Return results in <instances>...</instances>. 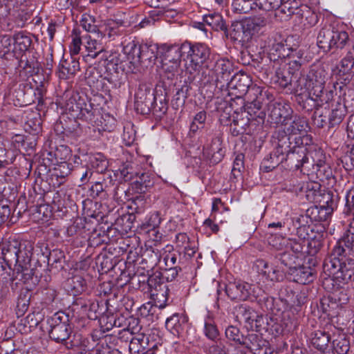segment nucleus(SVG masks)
<instances>
[{
  "mask_svg": "<svg viewBox=\"0 0 354 354\" xmlns=\"http://www.w3.org/2000/svg\"><path fill=\"white\" fill-rule=\"evenodd\" d=\"M245 86L247 90L245 92V112H247L248 127H259L263 122L265 113L261 110V103L258 100L262 90L260 86L254 84L250 76L245 78Z\"/></svg>",
  "mask_w": 354,
  "mask_h": 354,
  "instance_id": "1",
  "label": "nucleus"
},
{
  "mask_svg": "<svg viewBox=\"0 0 354 354\" xmlns=\"http://www.w3.org/2000/svg\"><path fill=\"white\" fill-rule=\"evenodd\" d=\"M350 41L348 32L340 26H325L319 30L317 37L318 47L325 52L342 50Z\"/></svg>",
  "mask_w": 354,
  "mask_h": 354,
  "instance_id": "2",
  "label": "nucleus"
},
{
  "mask_svg": "<svg viewBox=\"0 0 354 354\" xmlns=\"http://www.w3.org/2000/svg\"><path fill=\"white\" fill-rule=\"evenodd\" d=\"M72 42L70 46V52L72 55H77L81 49L82 39L84 40V45L87 54L83 57L86 62H90L95 59L100 54L104 51V45L96 36V38L86 34L81 36V31L78 28H74L72 31Z\"/></svg>",
  "mask_w": 354,
  "mask_h": 354,
  "instance_id": "3",
  "label": "nucleus"
},
{
  "mask_svg": "<svg viewBox=\"0 0 354 354\" xmlns=\"http://www.w3.org/2000/svg\"><path fill=\"white\" fill-rule=\"evenodd\" d=\"M33 245L30 242H21L17 257L13 262V272L15 278L23 283H26L33 275L32 269H30V261L32 256Z\"/></svg>",
  "mask_w": 354,
  "mask_h": 354,
  "instance_id": "4",
  "label": "nucleus"
},
{
  "mask_svg": "<svg viewBox=\"0 0 354 354\" xmlns=\"http://www.w3.org/2000/svg\"><path fill=\"white\" fill-rule=\"evenodd\" d=\"M304 221L305 216L304 215H300L299 216L292 219V223L297 228V236H298L299 240H297L295 238H282L279 245L277 243H272V245L273 247L276 248L277 250H281L284 247L287 250H290L294 253H299L302 252L305 240L309 237V226L301 223ZM270 243L271 244V241H270Z\"/></svg>",
  "mask_w": 354,
  "mask_h": 354,
  "instance_id": "5",
  "label": "nucleus"
},
{
  "mask_svg": "<svg viewBox=\"0 0 354 354\" xmlns=\"http://www.w3.org/2000/svg\"><path fill=\"white\" fill-rule=\"evenodd\" d=\"M306 77L312 86V93L315 100L321 103L327 102L328 99L324 96V92L328 73L324 66L321 64H313Z\"/></svg>",
  "mask_w": 354,
  "mask_h": 354,
  "instance_id": "6",
  "label": "nucleus"
},
{
  "mask_svg": "<svg viewBox=\"0 0 354 354\" xmlns=\"http://www.w3.org/2000/svg\"><path fill=\"white\" fill-rule=\"evenodd\" d=\"M342 255H334L333 249L331 251L330 255L325 259L323 263V286L325 288H330V285H333L334 282H339V286H341V265Z\"/></svg>",
  "mask_w": 354,
  "mask_h": 354,
  "instance_id": "7",
  "label": "nucleus"
},
{
  "mask_svg": "<svg viewBox=\"0 0 354 354\" xmlns=\"http://www.w3.org/2000/svg\"><path fill=\"white\" fill-rule=\"evenodd\" d=\"M182 48L186 50L187 57L189 60L188 68L191 67L194 71L201 68L210 55L209 48L203 44L191 45L189 43H184Z\"/></svg>",
  "mask_w": 354,
  "mask_h": 354,
  "instance_id": "8",
  "label": "nucleus"
},
{
  "mask_svg": "<svg viewBox=\"0 0 354 354\" xmlns=\"http://www.w3.org/2000/svg\"><path fill=\"white\" fill-rule=\"evenodd\" d=\"M67 321L66 317L61 316L59 313L47 319L49 336L56 342H63L69 337L71 330Z\"/></svg>",
  "mask_w": 354,
  "mask_h": 354,
  "instance_id": "9",
  "label": "nucleus"
},
{
  "mask_svg": "<svg viewBox=\"0 0 354 354\" xmlns=\"http://www.w3.org/2000/svg\"><path fill=\"white\" fill-rule=\"evenodd\" d=\"M268 50L270 60L275 62L290 56L295 50L288 47L286 40L281 35H276L269 39Z\"/></svg>",
  "mask_w": 354,
  "mask_h": 354,
  "instance_id": "10",
  "label": "nucleus"
},
{
  "mask_svg": "<svg viewBox=\"0 0 354 354\" xmlns=\"http://www.w3.org/2000/svg\"><path fill=\"white\" fill-rule=\"evenodd\" d=\"M57 104L62 109L74 118V116H77L80 106L84 104V99L78 93L67 91L58 100Z\"/></svg>",
  "mask_w": 354,
  "mask_h": 354,
  "instance_id": "11",
  "label": "nucleus"
},
{
  "mask_svg": "<svg viewBox=\"0 0 354 354\" xmlns=\"http://www.w3.org/2000/svg\"><path fill=\"white\" fill-rule=\"evenodd\" d=\"M295 145L292 147V149L285 155V160L288 162V165L291 168L299 169L308 163V158L306 154V149L299 146L302 144L301 138H295Z\"/></svg>",
  "mask_w": 354,
  "mask_h": 354,
  "instance_id": "12",
  "label": "nucleus"
},
{
  "mask_svg": "<svg viewBox=\"0 0 354 354\" xmlns=\"http://www.w3.org/2000/svg\"><path fill=\"white\" fill-rule=\"evenodd\" d=\"M113 325L116 327H124L120 333L121 339H125V337L129 336V335L131 336L144 334L140 333L142 326L140 324L139 319L133 316L124 317V316L120 315L115 318Z\"/></svg>",
  "mask_w": 354,
  "mask_h": 354,
  "instance_id": "13",
  "label": "nucleus"
},
{
  "mask_svg": "<svg viewBox=\"0 0 354 354\" xmlns=\"http://www.w3.org/2000/svg\"><path fill=\"white\" fill-rule=\"evenodd\" d=\"M270 110V117L276 124H281L283 126L288 124V121L292 119L293 113L289 104L281 102H276Z\"/></svg>",
  "mask_w": 354,
  "mask_h": 354,
  "instance_id": "14",
  "label": "nucleus"
},
{
  "mask_svg": "<svg viewBox=\"0 0 354 354\" xmlns=\"http://www.w3.org/2000/svg\"><path fill=\"white\" fill-rule=\"evenodd\" d=\"M157 98L151 93V90L145 84H140L135 94V106L137 110L140 109L142 112L149 110L153 103L156 104Z\"/></svg>",
  "mask_w": 354,
  "mask_h": 354,
  "instance_id": "15",
  "label": "nucleus"
},
{
  "mask_svg": "<svg viewBox=\"0 0 354 354\" xmlns=\"http://www.w3.org/2000/svg\"><path fill=\"white\" fill-rule=\"evenodd\" d=\"M334 255L351 256L354 253V229L347 230L333 247Z\"/></svg>",
  "mask_w": 354,
  "mask_h": 354,
  "instance_id": "16",
  "label": "nucleus"
},
{
  "mask_svg": "<svg viewBox=\"0 0 354 354\" xmlns=\"http://www.w3.org/2000/svg\"><path fill=\"white\" fill-rule=\"evenodd\" d=\"M289 277L290 280L300 283L307 284L313 281L315 279V272L310 267L299 266L291 268L290 270H286Z\"/></svg>",
  "mask_w": 354,
  "mask_h": 354,
  "instance_id": "17",
  "label": "nucleus"
},
{
  "mask_svg": "<svg viewBox=\"0 0 354 354\" xmlns=\"http://www.w3.org/2000/svg\"><path fill=\"white\" fill-rule=\"evenodd\" d=\"M20 244L21 242L15 239L4 241L0 244V259H2L10 268L15 261V259Z\"/></svg>",
  "mask_w": 354,
  "mask_h": 354,
  "instance_id": "18",
  "label": "nucleus"
},
{
  "mask_svg": "<svg viewBox=\"0 0 354 354\" xmlns=\"http://www.w3.org/2000/svg\"><path fill=\"white\" fill-rule=\"evenodd\" d=\"M292 138L286 133L285 129H278L272 136V143L275 145L274 151L281 154L286 155L291 149Z\"/></svg>",
  "mask_w": 354,
  "mask_h": 354,
  "instance_id": "19",
  "label": "nucleus"
},
{
  "mask_svg": "<svg viewBox=\"0 0 354 354\" xmlns=\"http://www.w3.org/2000/svg\"><path fill=\"white\" fill-rule=\"evenodd\" d=\"M292 90L297 96V100L299 103L300 100H303L304 98H305L306 101L311 100L319 102V100H315V97L313 95L312 86L310 85V82L306 76L299 77L295 82Z\"/></svg>",
  "mask_w": 354,
  "mask_h": 354,
  "instance_id": "20",
  "label": "nucleus"
},
{
  "mask_svg": "<svg viewBox=\"0 0 354 354\" xmlns=\"http://www.w3.org/2000/svg\"><path fill=\"white\" fill-rule=\"evenodd\" d=\"M266 25V19L261 15L245 17V39L247 41L257 35Z\"/></svg>",
  "mask_w": 354,
  "mask_h": 354,
  "instance_id": "21",
  "label": "nucleus"
},
{
  "mask_svg": "<svg viewBox=\"0 0 354 354\" xmlns=\"http://www.w3.org/2000/svg\"><path fill=\"white\" fill-rule=\"evenodd\" d=\"M188 319L183 315L175 313L167 319L165 326L174 335L180 337L184 333Z\"/></svg>",
  "mask_w": 354,
  "mask_h": 354,
  "instance_id": "22",
  "label": "nucleus"
},
{
  "mask_svg": "<svg viewBox=\"0 0 354 354\" xmlns=\"http://www.w3.org/2000/svg\"><path fill=\"white\" fill-rule=\"evenodd\" d=\"M71 164L66 162H62L51 171L49 184L54 187H59L64 183L65 178L71 174Z\"/></svg>",
  "mask_w": 354,
  "mask_h": 354,
  "instance_id": "23",
  "label": "nucleus"
},
{
  "mask_svg": "<svg viewBox=\"0 0 354 354\" xmlns=\"http://www.w3.org/2000/svg\"><path fill=\"white\" fill-rule=\"evenodd\" d=\"M13 47L12 50L17 57L22 56L32 44L30 36L24 32H19L13 35Z\"/></svg>",
  "mask_w": 354,
  "mask_h": 354,
  "instance_id": "24",
  "label": "nucleus"
},
{
  "mask_svg": "<svg viewBox=\"0 0 354 354\" xmlns=\"http://www.w3.org/2000/svg\"><path fill=\"white\" fill-rule=\"evenodd\" d=\"M308 128V123L304 117L295 115L291 122H288L282 129H285L286 133L292 138L297 134L306 133Z\"/></svg>",
  "mask_w": 354,
  "mask_h": 354,
  "instance_id": "25",
  "label": "nucleus"
},
{
  "mask_svg": "<svg viewBox=\"0 0 354 354\" xmlns=\"http://www.w3.org/2000/svg\"><path fill=\"white\" fill-rule=\"evenodd\" d=\"M122 26H124V22L122 20H107L104 26H101V30L98 31L97 37L102 39L107 37L110 40H113L120 35V27Z\"/></svg>",
  "mask_w": 354,
  "mask_h": 354,
  "instance_id": "26",
  "label": "nucleus"
},
{
  "mask_svg": "<svg viewBox=\"0 0 354 354\" xmlns=\"http://www.w3.org/2000/svg\"><path fill=\"white\" fill-rule=\"evenodd\" d=\"M71 60L61 62L59 65V77L62 79H68L75 75L80 69L79 61L73 57Z\"/></svg>",
  "mask_w": 354,
  "mask_h": 354,
  "instance_id": "27",
  "label": "nucleus"
},
{
  "mask_svg": "<svg viewBox=\"0 0 354 354\" xmlns=\"http://www.w3.org/2000/svg\"><path fill=\"white\" fill-rule=\"evenodd\" d=\"M124 341H129V349L131 354H140L145 346H149V337L145 334L127 336Z\"/></svg>",
  "mask_w": 354,
  "mask_h": 354,
  "instance_id": "28",
  "label": "nucleus"
},
{
  "mask_svg": "<svg viewBox=\"0 0 354 354\" xmlns=\"http://www.w3.org/2000/svg\"><path fill=\"white\" fill-rule=\"evenodd\" d=\"M19 60V67L21 68L20 73H24L26 76H32L39 72V62L34 56H30L28 58L25 56H21Z\"/></svg>",
  "mask_w": 354,
  "mask_h": 354,
  "instance_id": "29",
  "label": "nucleus"
},
{
  "mask_svg": "<svg viewBox=\"0 0 354 354\" xmlns=\"http://www.w3.org/2000/svg\"><path fill=\"white\" fill-rule=\"evenodd\" d=\"M333 212V208L328 206L322 205L319 207L313 206L306 210L305 219L309 217L312 221H323L327 219V217Z\"/></svg>",
  "mask_w": 354,
  "mask_h": 354,
  "instance_id": "30",
  "label": "nucleus"
},
{
  "mask_svg": "<svg viewBox=\"0 0 354 354\" xmlns=\"http://www.w3.org/2000/svg\"><path fill=\"white\" fill-rule=\"evenodd\" d=\"M279 295L281 301L290 306H300L301 304L298 295H297L293 288L289 286L281 287L279 290Z\"/></svg>",
  "mask_w": 354,
  "mask_h": 354,
  "instance_id": "31",
  "label": "nucleus"
},
{
  "mask_svg": "<svg viewBox=\"0 0 354 354\" xmlns=\"http://www.w3.org/2000/svg\"><path fill=\"white\" fill-rule=\"evenodd\" d=\"M339 283L334 282L331 288L333 290L331 299H334L338 306L346 304L350 298L349 290L344 287L346 284L341 283V286H339Z\"/></svg>",
  "mask_w": 354,
  "mask_h": 354,
  "instance_id": "32",
  "label": "nucleus"
},
{
  "mask_svg": "<svg viewBox=\"0 0 354 354\" xmlns=\"http://www.w3.org/2000/svg\"><path fill=\"white\" fill-rule=\"evenodd\" d=\"M293 72L286 69V66H280L275 71L274 77V82L277 83L281 88H287L292 85Z\"/></svg>",
  "mask_w": 354,
  "mask_h": 354,
  "instance_id": "33",
  "label": "nucleus"
},
{
  "mask_svg": "<svg viewBox=\"0 0 354 354\" xmlns=\"http://www.w3.org/2000/svg\"><path fill=\"white\" fill-rule=\"evenodd\" d=\"M342 277L341 283L343 284H347L348 281H351L352 277L354 275V259L350 257V256L342 257Z\"/></svg>",
  "mask_w": 354,
  "mask_h": 354,
  "instance_id": "34",
  "label": "nucleus"
},
{
  "mask_svg": "<svg viewBox=\"0 0 354 354\" xmlns=\"http://www.w3.org/2000/svg\"><path fill=\"white\" fill-rule=\"evenodd\" d=\"M285 160V155L272 151L268 158H265L261 164V169L265 172L271 171Z\"/></svg>",
  "mask_w": 354,
  "mask_h": 354,
  "instance_id": "35",
  "label": "nucleus"
},
{
  "mask_svg": "<svg viewBox=\"0 0 354 354\" xmlns=\"http://www.w3.org/2000/svg\"><path fill=\"white\" fill-rule=\"evenodd\" d=\"M330 339V337L328 333L322 330H317L312 334L311 344L319 351H323L327 349Z\"/></svg>",
  "mask_w": 354,
  "mask_h": 354,
  "instance_id": "36",
  "label": "nucleus"
},
{
  "mask_svg": "<svg viewBox=\"0 0 354 354\" xmlns=\"http://www.w3.org/2000/svg\"><path fill=\"white\" fill-rule=\"evenodd\" d=\"M158 46L155 44H140V63L148 61L153 62L157 59Z\"/></svg>",
  "mask_w": 354,
  "mask_h": 354,
  "instance_id": "37",
  "label": "nucleus"
},
{
  "mask_svg": "<svg viewBox=\"0 0 354 354\" xmlns=\"http://www.w3.org/2000/svg\"><path fill=\"white\" fill-rule=\"evenodd\" d=\"M203 333L207 338L213 342H216L219 335V332L213 317L209 313L204 319Z\"/></svg>",
  "mask_w": 354,
  "mask_h": 354,
  "instance_id": "38",
  "label": "nucleus"
},
{
  "mask_svg": "<svg viewBox=\"0 0 354 354\" xmlns=\"http://www.w3.org/2000/svg\"><path fill=\"white\" fill-rule=\"evenodd\" d=\"M203 21L206 24L216 31L223 30L227 32V28L223 17L218 13L205 15L203 17Z\"/></svg>",
  "mask_w": 354,
  "mask_h": 354,
  "instance_id": "39",
  "label": "nucleus"
},
{
  "mask_svg": "<svg viewBox=\"0 0 354 354\" xmlns=\"http://www.w3.org/2000/svg\"><path fill=\"white\" fill-rule=\"evenodd\" d=\"M289 62L286 64V69L293 72V75L299 71L301 66L305 64L306 59L304 57V53L301 50H295L290 56H288Z\"/></svg>",
  "mask_w": 354,
  "mask_h": 354,
  "instance_id": "40",
  "label": "nucleus"
},
{
  "mask_svg": "<svg viewBox=\"0 0 354 354\" xmlns=\"http://www.w3.org/2000/svg\"><path fill=\"white\" fill-rule=\"evenodd\" d=\"M88 164L97 173H103L108 168V161L101 153L91 154L88 157Z\"/></svg>",
  "mask_w": 354,
  "mask_h": 354,
  "instance_id": "41",
  "label": "nucleus"
},
{
  "mask_svg": "<svg viewBox=\"0 0 354 354\" xmlns=\"http://www.w3.org/2000/svg\"><path fill=\"white\" fill-rule=\"evenodd\" d=\"M186 53V50L182 48V45H174L167 48L165 53L163 66L168 65L167 62H179L183 54Z\"/></svg>",
  "mask_w": 354,
  "mask_h": 354,
  "instance_id": "42",
  "label": "nucleus"
},
{
  "mask_svg": "<svg viewBox=\"0 0 354 354\" xmlns=\"http://www.w3.org/2000/svg\"><path fill=\"white\" fill-rule=\"evenodd\" d=\"M226 36H230L233 41L243 42V19L234 20L227 32H225ZM243 45V43H242Z\"/></svg>",
  "mask_w": 354,
  "mask_h": 354,
  "instance_id": "43",
  "label": "nucleus"
},
{
  "mask_svg": "<svg viewBox=\"0 0 354 354\" xmlns=\"http://www.w3.org/2000/svg\"><path fill=\"white\" fill-rule=\"evenodd\" d=\"M215 73L217 75V82L220 81L219 77L221 79V81L223 80L224 82H228L231 73L230 62L223 59H218L216 62Z\"/></svg>",
  "mask_w": 354,
  "mask_h": 354,
  "instance_id": "44",
  "label": "nucleus"
},
{
  "mask_svg": "<svg viewBox=\"0 0 354 354\" xmlns=\"http://www.w3.org/2000/svg\"><path fill=\"white\" fill-rule=\"evenodd\" d=\"M346 114V106L342 104H337L335 108L332 109L328 118L330 127H333L339 124Z\"/></svg>",
  "mask_w": 354,
  "mask_h": 354,
  "instance_id": "45",
  "label": "nucleus"
},
{
  "mask_svg": "<svg viewBox=\"0 0 354 354\" xmlns=\"http://www.w3.org/2000/svg\"><path fill=\"white\" fill-rule=\"evenodd\" d=\"M245 354H261V349L259 343L258 335L254 333L245 337Z\"/></svg>",
  "mask_w": 354,
  "mask_h": 354,
  "instance_id": "46",
  "label": "nucleus"
},
{
  "mask_svg": "<svg viewBox=\"0 0 354 354\" xmlns=\"http://www.w3.org/2000/svg\"><path fill=\"white\" fill-rule=\"evenodd\" d=\"M123 52L127 55L131 62L140 63V45L135 41L129 42L123 48Z\"/></svg>",
  "mask_w": 354,
  "mask_h": 354,
  "instance_id": "47",
  "label": "nucleus"
},
{
  "mask_svg": "<svg viewBox=\"0 0 354 354\" xmlns=\"http://www.w3.org/2000/svg\"><path fill=\"white\" fill-rule=\"evenodd\" d=\"M68 282L71 290L74 295L81 294L86 290V281L80 276H74Z\"/></svg>",
  "mask_w": 354,
  "mask_h": 354,
  "instance_id": "48",
  "label": "nucleus"
},
{
  "mask_svg": "<svg viewBox=\"0 0 354 354\" xmlns=\"http://www.w3.org/2000/svg\"><path fill=\"white\" fill-rule=\"evenodd\" d=\"M95 19L93 16L83 14L80 20V25L88 32L96 33V36H97V32L100 31V29L95 24Z\"/></svg>",
  "mask_w": 354,
  "mask_h": 354,
  "instance_id": "49",
  "label": "nucleus"
},
{
  "mask_svg": "<svg viewBox=\"0 0 354 354\" xmlns=\"http://www.w3.org/2000/svg\"><path fill=\"white\" fill-rule=\"evenodd\" d=\"M226 337L235 345H242L243 344V335L239 328L230 326L225 330Z\"/></svg>",
  "mask_w": 354,
  "mask_h": 354,
  "instance_id": "50",
  "label": "nucleus"
},
{
  "mask_svg": "<svg viewBox=\"0 0 354 354\" xmlns=\"http://www.w3.org/2000/svg\"><path fill=\"white\" fill-rule=\"evenodd\" d=\"M94 109L91 103H86L84 101V104L80 106V111L77 113V118L87 122H93L94 119Z\"/></svg>",
  "mask_w": 354,
  "mask_h": 354,
  "instance_id": "51",
  "label": "nucleus"
},
{
  "mask_svg": "<svg viewBox=\"0 0 354 354\" xmlns=\"http://www.w3.org/2000/svg\"><path fill=\"white\" fill-rule=\"evenodd\" d=\"M158 286L159 289L152 292V295L156 297L155 299L158 303V307L164 308L167 306L168 301L169 289L165 285H159Z\"/></svg>",
  "mask_w": 354,
  "mask_h": 354,
  "instance_id": "52",
  "label": "nucleus"
},
{
  "mask_svg": "<svg viewBox=\"0 0 354 354\" xmlns=\"http://www.w3.org/2000/svg\"><path fill=\"white\" fill-rule=\"evenodd\" d=\"M226 293L232 300H241L243 293V285L241 283H233L228 285Z\"/></svg>",
  "mask_w": 354,
  "mask_h": 354,
  "instance_id": "53",
  "label": "nucleus"
},
{
  "mask_svg": "<svg viewBox=\"0 0 354 354\" xmlns=\"http://www.w3.org/2000/svg\"><path fill=\"white\" fill-rule=\"evenodd\" d=\"M333 346L337 354H347L351 347L349 339L342 336L333 340Z\"/></svg>",
  "mask_w": 354,
  "mask_h": 354,
  "instance_id": "54",
  "label": "nucleus"
},
{
  "mask_svg": "<svg viewBox=\"0 0 354 354\" xmlns=\"http://www.w3.org/2000/svg\"><path fill=\"white\" fill-rule=\"evenodd\" d=\"M299 6L300 1L299 0L283 1L277 15L281 13L285 15L287 17H291L292 16V13H294V10Z\"/></svg>",
  "mask_w": 354,
  "mask_h": 354,
  "instance_id": "55",
  "label": "nucleus"
},
{
  "mask_svg": "<svg viewBox=\"0 0 354 354\" xmlns=\"http://www.w3.org/2000/svg\"><path fill=\"white\" fill-rule=\"evenodd\" d=\"M297 253L291 254L290 252L286 251L279 254V261L281 264L288 268L287 270H290L291 268H295L296 261L298 259L297 256Z\"/></svg>",
  "mask_w": 354,
  "mask_h": 354,
  "instance_id": "56",
  "label": "nucleus"
},
{
  "mask_svg": "<svg viewBox=\"0 0 354 354\" xmlns=\"http://www.w3.org/2000/svg\"><path fill=\"white\" fill-rule=\"evenodd\" d=\"M176 243L177 247L183 248L188 254H194L195 250L189 246V238L186 233H178L176 235Z\"/></svg>",
  "mask_w": 354,
  "mask_h": 354,
  "instance_id": "57",
  "label": "nucleus"
},
{
  "mask_svg": "<svg viewBox=\"0 0 354 354\" xmlns=\"http://www.w3.org/2000/svg\"><path fill=\"white\" fill-rule=\"evenodd\" d=\"M26 0H0V8H3L6 15L17 10Z\"/></svg>",
  "mask_w": 354,
  "mask_h": 354,
  "instance_id": "58",
  "label": "nucleus"
},
{
  "mask_svg": "<svg viewBox=\"0 0 354 354\" xmlns=\"http://www.w3.org/2000/svg\"><path fill=\"white\" fill-rule=\"evenodd\" d=\"M258 315L254 311L245 308V328L247 330H254L258 327Z\"/></svg>",
  "mask_w": 354,
  "mask_h": 354,
  "instance_id": "59",
  "label": "nucleus"
},
{
  "mask_svg": "<svg viewBox=\"0 0 354 354\" xmlns=\"http://www.w3.org/2000/svg\"><path fill=\"white\" fill-rule=\"evenodd\" d=\"M243 154L240 153L236 157L233 167L232 169V174L235 178H240L242 182H243Z\"/></svg>",
  "mask_w": 354,
  "mask_h": 354,
  "instance_id": "60",
  "label": "nucleus"
},
{
  "mask_svg": "<svg viewBox=\"0 0 354 354\" xmlns=\"http://www.w3.org/2000/svg\"><path fill=\"white\" fill-rule=\"evenodd\" d=\"M206 120V112L204 111H200L196 114L192 122L190 124V131L196 133L198 130L203 128Z\"/></svg>",
  "mask_w": 354,
  "mask_h": 354,
  "instance_id": "61",
  "label": "nucleus"
},
{
  "mask_svg": "<svg viewBox=\"0 0 354 354\" xmlns=\"http://www.w3.org/2000/svg\"><path fill=\"white\" fill-rule=\"evenodd\" d=\"M242 115L237 111H234L232 122L230 124V132L233 136H241L242 137V129L243 126L239 124L242 120Z\"/></svg>",
  "mask_w": 354,
  "mask_h": 354,
  "instance_id": "62",
  "label": "nucleus"
},
{
  "mask_svg": "<svg viewBox=\"0 0 354 354\" xmlns=\"http://www.w3.org/2000/svg\"><path fill=\"white\" fill-rule=\"evenodd\" d=\"M314 167V169L316 170L317 176L323 180L324 178L326 179L330 178L332 176V171L330 168L323 162L317 163Z\"/></svg>",
  "mask_w": 354,
  "mask_h": 354,
  "instance_id": "63",
  "label": "nucleus"
},
{
  "mask_svg": "<svg viewBox=\"0 0 354 354\" xmlns=\"http://www.w3.org/2000/svg\"><path fill=\"white\" fill-rule=\"evenodd\" d=\"M344 213L348 215L354 209V186L346 191Z\"/></svg>",
  "mask_w": 354,
  "mask_h": 354,
  "instance_id": "64",
  "label": "nucleus"
}]
</instances>
